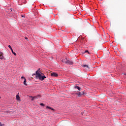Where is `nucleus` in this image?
<instances>
[{
  "instance_id": "1",
  "label": "nucleus",
  "mask_w": 126,
  "mask_h": 126,
  "mask_svg": "<svg viewBox=\"0 0 126 126\" xmlns=\"http://www.w3.org/2000/svg\"><path fill=\"white\" fill-rule=\"evenodd\" d=\"M35 73L36 74V78L37 79H39V80H41V81H43V80H44V79H45V78H46L45 76H42V75H41L40 74V73H39V70H37L35 72Z\"/></svg>"
},
{
  "instance_id": "2",
  "label": "nucleus",
  "mask_w": 126,
  "mask_h": 126,
  "mask_svg": "<svg viewBox=\"0 0 126 126\" xmlns=\"http://www.w3.org/2000/svg\"><path fill=\"white\" fill-rule=\"evenodd\" d=\"M85 94V93H84V91L80 92L79 93H76V95H77L78 97H81L82 95H84Z\"/></svg>"
},
{
  "instance_id": "3",
  "label": "nucleus",
  "mask_w": 126,
  "mask_h": 126,
  "mask_svg": "<svg viewBox=\"0 0 126 126\" xmlns=\"http://www.w3.org/2000/svg\"><path fill=\"white\" fill-rule=\"evenodd\" d=\"M66 63H67L68 64H73V62H72L71 60L67 59V62Z\"/></svg>"
},
{
  "instance_id": "4",
  "label": "nucleus",
  "mask_w": 126,
  "mask_h": 126,
  "mask_svg": "<svg viewBox=\"0 0 126 126\" xmlns=\"http://www.w3.org/2000/svg\"><path fill=\"white\" fill-rule=\"evenodd\" d=\"M31 97H32V101H33L34 99H38V98H40V97H41V95H38L35 96H33V97L31 96Z\"/></svg>"
},
{
  "instance_id": "5",
  "label": "nucleus",
  "mask_w": 126,
  "mask_h": 126,
  "mask_svg": "<svg viewBox=\"0 0 126 126\" xmlns=\"http://www.w3.org/2000/svg\"><path fill=\"white\" fill-rule=\"evenodd\" d=\"M4 57H3V53L1 52H0V60H3Z\"/></svg>"
},
{
  "instance_id": "6",
  "label": "nucleus",
  "mask_w": 126,
  "mask_h": 126,
  "mask_svg": "<svg viewBox=\"0 0 126 126\" xmlns=\"http://www.w3.org/2000/svg\"><path fill=\"white\" fill-rule=\"evenodd\" d=\"M51 75V76H53L54 77H58V76H59V75L56 73H52Z\"/></svg>"
},
{
  "instance_id": "7",
  "label": "nucleus",
  "mask_w": 126,
  "mask_h": 126,
  "mask_svg": "<svg viewBox=\"0 0 126 126\" xmlns=\"http://www.w3.org/2000/svg\"><path fill=\"white\" fill-rule=\"evenodd\" d=\"M83 67H85L87 70H89V66L88 65H82Z\"/></svg>"
},
{
  "instance_id": "8",
  "label": "nucleus",
  "mask_w": 126,
  "mask_h": 126,
  "mask_svg": "<svg viewBox=\"0 0 126 126\" xmlns=\"http://www.w3.org/2000/svg\"><path fill=\"white\" fill-rule=\"evenodd\" d=\"M67 61V58H64L62 60V63H66Z\"/></svg>"
},
{
  "instance_id": "9",
  "label": "nucleus",
  "mask_w": 126,
  "mask_h": 126,
  "mask_svg": "<svg viewBox=\"0 0 126 126\" xmlns=\"http://www.w3.org/2000/svg\"><path fill=\"white\" fill-rule=\"evenodd\" d=\"M74 88H75V89L78 90L79 91H80V90H81V88L77 86H75Z\"/></svg>"
},
{
  "instance_id": "10",
  "label": "nucleus",
  "mask_w": 126,
  "mask_h": 126,
  "mask_svg": "<svg viewBox=\"0 0 126 126\" xmlns=\"http://www.w3.org/2000/svg\"><path fill=\"white\" fill-rule=\"evenodd\" d=\"M47 109H49V110H52V111H54V108L50 107V106H46Z\"/></svg>"
},
{
  "instance_id": "11",
  "label": "nucleus",
  "mask_w": 126,
  "mask_h": 126,
  "mask_svg": "<svg viewBox=\"0 0 126 126\" xmlns=\"http://www.w3.org/2000/svg\"><path fill=\"white\" fill-rule=\"evenodd\" d=\"M24 85H26V86H27V84L26 83V79L25 78H24Z\"/></svg>"
},
{
  "instance_id": "12",
  "label": "nucleus",
  "mask_w": 126,
  "mask_h": 126,
  "mask_svg": "<svg viewBox=\"0 0 126 126\" xmlns=\"http://www.w3.org/2000/svg\"><path fill=\"white\" fill-rule=\"evenodd\" d=\"M11 51L12 54H13V55L14 56H16V53L15 52H13V49L11 50Z\"/></svg>"
},
{
  "instance_id": "13",
  "label": "nucleus",
  "mask_w": 126,
  "mask_h": 126,
  "mask_svg": "<svg viewBox=\"0 0 126 126\" xmlns=\"http://www.w3.org/2000/svg\"><path fill=\"white\" fill-rule=\"evenodd\" d=\"M16 99H17V100H20V97L19 96V95H16Z\"/></svg>"
},
{
  "instance_id": "14",
  "label": "nucleus",
  "mask_w": 126,
  "mask_h": 126,
  "mask_svg": "<svg viewBox=\"0 0 126 126\" xmlns=\"http://www.w3.org/2000/svg\"><path fill=\"white\" fill-rule=\"evenodd\" d=\"M8 48H9V49H10L11 50H12V48L11 47V46L8 45Z\"/></svg>"
},
{
  "instance_id": "15",
  "label": "nucleus",
  "mask_w": 126,
  "mask_h": 126,
  "mask_svg": "<svg viewBox=\"0 0 126 126\" xmlns=\"http://www.w3.org/2000/svg\"><path fill=\"white\" fill-rule=\"evenodd\" d=\"M40 106H42L43 107H44V106H45V104H44V103H41L40 104Z\"/></svg>"
},
{
  "instance_id": "16",
  "label": "nucleus",
  "mask_w": 126,
  "mask_h": 126,
  "mask_svg": "<svg viewBox=\"0 0 126 126\" xmlns=\"http://www.w3.org/2000/svg\"><path fill=\"white\" fill-rule=\"evenodd\" d=\"M88 50H86L85 51V53H88Z\"/></svg>"
},
{
  "instance_id": "17",
  "label": "nucleus",
  "mask_w": 126,
  "mask_h": 126,
  "mask_svg": "<svg viewBox=\"0 0 126 126\" xmlns=\"http://www.w3.org/2000/svg\"><path fill=\"white\" fill-rule=\"evenodd\" d=\"M88 55H90V52L89 51L88 52Z\"/></svg>"
},
{
  "instance_id": "18",
  "label": "nucleus",
  "mask_w": 126,
  "mask_h": 126,
  "mask_svg": "<svg viewBox=\"0 0 126 126\" xmlns=\"http://www.w3.org/2000/svg\"><path fill=\"white\" fill-rule=\"evenodd\" d=\"M21 78H22V79L24 78V79L25 78H24L23 76H22V77H21Z\"/></svg>"
},
{
  "instance_id": "19",
  "label": "nucleus",
  "mask_w": 126,
  "mask_h": 126,
  "mask_svg": "<svg viewBox=\"0 0 126 126\" xmlns=\"http://www.w3.org/2000/svg\"><path fill=\"white\" fill-rule=\"evenodd\" d=\"M2 124H1V123L0 122V126H1Z\"/></svg>"
},
{
  "instance_id": "20",
  "label": "nucleus",
  "mask_w": 126,
  "mask_h": 126,
  "mask_svg": "<svg viewBox=\"0 0 126 126\" xmlns=\"http://www.w3.org/2000/svg\"><path fill=\"white\" fill-rule=\"evenodd\" d=\"M2 124H1V123L0 122V126H1Z\"/></svg>"
},
{
  "instance_id": "21",
  "label": "nucleus",
  "mask_w": 126,
  "mask_h": 126,
  "mask_svg": "<svg viewBox=\"0 0 126 126\" xmlns=\"http://www.w3.org/2000/svg\"><path fill=\"white\" fill-rule=\"evenodd\" d=\"M21 16H22V17H24V16H23V15H22Z\"/></svg>"
},
{
  "instance_id": "22",
  "label": "nucleus",
  "mask_w": 126,
  "mask_h": 126,
  "mask_svg": "<svg viewBox=\"0 0 126 126\" xmlns=\"http://www.w3.org/2000/svg\"><path fill=\"white\" fill-rule=\"evenodd\" d=\"M3 126V124H2L1 126Z\"/></svg>"
},
{
  "instance_id": "23",
  "label": "nucleus",
  "mask_w": 126,
  "mask_h": 126,
  "mask_svg": "<svg viewBox=\"0 0 126 126\" xmlns=\"http://www.w3.org/2000/svg\"><path fill=\"white\" fill-rule=\"evenodd\" d=\"M26 39H27V37H26Z\"/></svg>"
}]
</instances>
